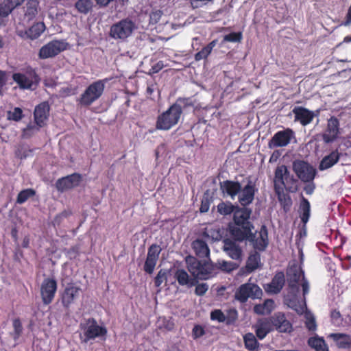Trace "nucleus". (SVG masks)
<instances>
[{"instance_id": "f257e3e1", "label": "nucleus", "mask_w": 351, "mask_h": 351, "mask_svg": "<svg viewBox=\"0 0 351 351\" xmlns=\"http://www.w3.org/2000/svg\"><path fill=\"white\" fill-rule=\"evenodd\" d=\"M289 292L285 298L289 307L298 313H302L305 308V295L308 293V282L304 279V272L295 263L290 265L287 271Z\"/></svg>"}, {"instance_id": "f03ea898", "label": "nucleus", "mask_w": 351, "mask_h": 351, "mask_svg": "<svg viewBox=\"0 0 351 351\" xmlns=\"http://www.w3.org/2000/svg\"><path fill=\"white\" fill-rule=\"evenodd\" d=\"M189 105H191L189 99H178L175 104L158 117L156 128L169 130L177 125L182 113V108Z\"/></svg>"}, {"instance_id": "7ed1b4c3", "label": "nucleus", "mask_w": 351, "mask_h": 351, "mask_svg": "<svg viewBox=\"0 0 351 351\" xmlns=\"http://www.w3.org/2000/svg\"><path fill=\"white\" fill-rule=\"evenodd\" d=\"M274 184L275 192L280 200L285 195V189L290 193H295L298 188V180L290 173L285 165L277 167L275 171Z\"/></svg>"}, {"instance_id": "20e7f679", "label": "nucleus", "mask_w": 351, "mask_h": 351, "mask_svg": "<svg viewBox=\"0 0 351 351\" xmlns=\"http://www.w3.org/2000/svg\"><path fill=\"white\" fill-rule=\"evenodd\" d=\"M106 333V328L99 326L95 319H88L80 323L79 335L82 343H86L96 338H104Z\"/></svg>"}, {"instance_id": "39448f33", "label": "nucleus", "mask_w": 351, "mask_h": 351, "mask_svg": "<svg viewBox=\"0 0 351 351\" xmlns=\"http://www.w3.org/2000/svg\"><path fill=\"white\" fill-rule=\"evenodd\" d=\"M137 29L136 23L130 19H122L113 24L110 29V36L114 40L125 41Z\"/></svg>"}, {"instance_id": "423d86ee", "label": "nucleus", "mask_w": 351, "mask_h": 351, "mask_svg": "<svg viewBox=\"0 0 351 351\" xmlns=\"http://www.w3.org/2000/svg\"><path fill=\"white\" fill-rule=\"evenodd\" d=\"M186 263L188 270L195 278L207 280L212 278L215 274L213 265L208 263L202 264L193 256H187Z\"/></svg>"}, {"instance_id": "0eeeda50", "label": "nucleus", "mask_w": 351, "mask_h": 351, "mask_svg": "<svg viewBox=\"0 0 351 351\" xmlns=\"http://www.w3.org/2000/svg\"><path fill=\"white\" fill-rule=\"evenodd\" d=\"M107 80H97L90 84L78 99L82 106H88L97 100L103 94Z\"/></svg>"}, {"instance_id": "6e6552de", "label": "nucleus", "mask_w": 351, "mask_h": 351, "mask_svg": "<svg viewBox=\"0 0 351 351\" xmlns=\"http://www.w3.org/2000/svg\"><path fill=\"white\" fill-rule=\"evenodd\" d=\"M12 78L21 89H34L39 82L38 76L32 68L14 73Z\"/></svg>"}, {"instance_id": "1a4fd4ad", "label": "nucleus", "mask_w": 351, "mask_h": 351, "mask_svg": "<svg viewBox=\"0 0 351 351\" xmlns=\"http://www.w3.org/2000/svg\"><path fill=\"white\" fill-rule=\"evenodd\" d=\"M67 47L68 43L64 40H53L40 48L38 56L40 59L53 58L66 50Z\"/></svg>"}, {"instance_id": "9d476101", "label": "nucleus", "mask_w": 351, "mask_h": 351, "mask_svg": "<svg viewBox=\"0 0 351 351\" xmlns=\"http://www.w3.org/2000/svg\"><path fill=\"white\" fill-rule=\"evenodd\" d=\"M293 170L298 178L304 182L313 181L316 175L315 169L308 162L302 160L293 162Z\"/></svg>"}, {"instance_id": "9b49d317", "label": "nucleus", "mask_w": 351, "mask_h": 351, "mask_svg": "<svg viewBox=\"0 0 351 351\" xmlns=\"http://www.w3.org/2000/svg\"><path fill=\"white\" fill-rule=\"evenodd\" d=\"M295 137L294 132L289 128L276 132L268 143L270 149L285 147Z\"/></svg>"}, {"instance_id": "f8f14e48", "label": "nucleus", "mask_w": 351, "mask_h": 351, "mask_svg": "<svg viewBox=\"0 0 351 351\" xmlns=\"http://www.w3.org/2000/svg\"><path fill=\"white\" fill-rule=\"evenodd\" d=\"M262 295V290L255 284L245 283L242 285L236 292V298L243 302L249 298H258Z\"/></svg>"}, {"instance_id": "ddd939ff", "label": "nucleus", "mask_w": 351, "mask_h": 351, "mask_svg": "<svg viewBox=\"0 0 351 351\" xmlns=\"http://www.w3.org/2000/svg\"><path fill=\"white\" fill-rule=\"evenodd\" d=\"M57 290V283L53 279L46 278L43 280L40 287V294L43 302L45 304H50Z\"/></svg>"}, {"instance_id": "4468645a", "label": "nucleus", "mask_w": 351, "mask_h": 351, "mask_svg": "<svg viewBox=\"0 0 351 351\" xmlns=\"http://www.w3.org/2000/svg\"><path fill=\"white\" fill-rule=\"evenodd\" d=\"M82 290L79 287L73 285H69L65 288L62 297V304L64 306L69 307L80 298Z\"/></svg>"}, {"instance_id": "2eb2a0df", "label": "nucleus", "mask_w": 351, "mask_h": 351, "mask_svg": "<svg viewBox=\"0 0 351 351\" xmlns=\"http://www.w3.org/2000/svg\"><path fill=\"white\" fill-rule=\"evenodd\" d=\"M272 327L280 332H290L292 330V325L285 317V314L276 313L270 318Z\"/></svg>"}, {"instance_id": "dca6fc26", "label": "nucleus", "mask_w": 351, "mask_h": 351, "mask_svg": "<svg viewBox=\"0 0 351 351\" xmlns=\"http://www.w3.org/2000/svg\"><path fill=\"white\" fill-rule=\"evenodd\" d=\"M161 249L157 245H152L147 253V256L144 265L145 271L148 274H152L155 268Z\"/></svg>"}, {"instance_id": "f3484780", "label": "nucleus", "mask_w": 351, "mask_h": 351, "mask_svg": "<svg viewBox=\"0 0 351 351\" xmlns=\"http://www.w3.org/2000/svg\"><path fill=\"white\" fill-rule=\"evenodd\" d=\"M252 229L250 227L245 228V227L234 224L230 226V232L237 241H243L245 239L252 241L254 238V234L252 232Z\"/></svg>"}, {"instance_id": "a211bd4d", "label": "nucleus", "mask_w": 351, "mask_h": 351, "mask_svg": "<svg viewBox=\"0 0 351 351\" xmlns=\"http://www.w3.org/2000/svg\"><path fill=\"white\" fill-rule=\"evenodd\" d=\"M255 184L252 181H248L247 184L241 188L239 193V201L243 206H246L252 202L255 193Z\"/></svg>"}, {"instance_id": "6ab92c4d", "label": "nucleus", "mask_w": 351, "mask_h": 351, "mask_svg": "<svg viewBox=\"0 0 351 351\" xmlns=\"http://www.w3.org/2000/svg\"><path fill=\"white\" fill-rule=\"evenodd\" d=\"M339 121L337 118L331 117L328 121V125L323 134V139L326 143L335 141L339 134Z\"/></svg>"}, {"instance_id": "aec40b11", "label": "nucleus", "mask_w": 351, "mask_h": 351, "mask_svg": "<svg viewBox=\"0 0 351 351\" xmlns=\"http://www.w3.org/2000/svg\"><path fill=\"white\" fill-rule=\"evenodd\" d=\"M250 215L251 210L246 208L237 209L234 213V225L241 226L245 228L248 227L254 228L249 221Z\"/></svg>"}, {"instance_id": "412c9836", "label": "nucleus", "mask_w": 351, "mask_h": 351, "mask_svg": "<svg viewBox=\"0 0 351 351\" xmlns=\"http://www.w3.org/2000/svg\"><path fill=\"white\" fill-rule=\"evenodd\" d=\"M285 275L282 272L277 273L271 282L264 285L266 292L271 294L279 293L285 285Z\"/></svg>"}, {"instance_id": "4be33fe9", "label": "nucleus", "mask_w": 351, "mask_h": 351, "mask_svg": "<svg viewBox=\"0 0 351 351\" xmlns=\"http://www.w3.org/2000/svg\"><path fill=\"white\" fill-rule=\"evenodd\" d=\"M292 112L295 116V121H299L303 125L310 123L314 117V114L312 111L303 107H295Z\"/></svg>"}, {"instance_id": "5701e85b", "label": "nucleus", "mask_w": 351, "mask_h": 351, "mask_svg": "<svg viewBox=\"0 0 351 351\" xmlns=\"http://www.w3.org/2000/svg\"><path fill=\"white\" fill-rule=\"evenodd\" d=\"M80 179V176L77 173L68 176L62 179H59L56 183V187L59 191H64L77 186L79 184Z\"/></svg>"}, {"instance_id": "b1692460", "label": "nucleus", "mask_w": 351, "mask_h": 351, "mask_svg": "<svg viewBox=\"0 0 351 351\" xmlns=\"http://www.w3.org/2000/svg\"><path fill=\"white\" fill-rule=\"evenodd\" d=\"M49 107L47 103H42L37 106L34 110V120L38 126L45 125L48 117Z\"/></svg>"}, {"instance_id": "393cba45", "label": "nucleus", "mask_w": 351, "mask_h": 351, "mask_svg": "<svg viewBox=\"0 0 351 351\" xmlns=\"http://www.w3.org/2000/svg\"><path fill=\"white\" fill-rule=\"evenodd\" d=\"M256 334L260 339H264L273 329L270 319H259L254 326Z\"/></svg>"}, {"instance_id": "a878e982", "label": "nucleus", "mask_w": 351, "mask_h": 351, "mask_svg": "<svg viewBox=\"0 0 351 351\" xmlns=\"http://www.w3.org/2000/svg\"><path fill=\"white\" fill-rule=\"evenodd\" d=\"M45 25L43 23H36L34 24L31 27L26 30L24 34L21 32L19 35L23 38H27L31 40L38 38L41 34L45 31Z\"/></svg>"}, {"instance_id": "bb28decb", "label": "nucleus", "mask_w": 351, "mask_h": 351, "mask_svg": "<svg viewBox=\"0 0 351 351\" xmlns=\"http://www.w3.org/2000/svg\"><path fill=\"white\" fill-rule=\"evenodd\" d=\"M223 250L232 259L239 260L241 257V249L235 242L232 241H224Z\"/></svg>"}, {"instance_id": "cd10ccee", "label": "nucleus", "mask_w": 351, "mask_h": 351, "mask_svg": "<svg viewBox=\"0 0 351 351\" xmlns=\"http://www.w3.org/2000/svg\"><path fill=\"white\" fill-rule=\"evenodd\" d=\"M220 187L223 193L234 198L241 190V185L239 183L232 181H224L221 182Z\"/></svg>"}, {"instance_id": "c85d7f7f", "label": "nucleus", "mask_w": 351, "mask_h": 351, "mask_svg": "<svg viewBox=\"0 0 351 351\" xmlns=\"http://www.w3.org/2000/svg\"><path fill=\"white\" fill-rule=\"evenodd\" d=\"M253 245L254 248L258 250H263L267 245V232L265 226H263L256 237L254 234Z\"/></svg>"}, {"instance_id": "c756f323", "label": "nucleus", "mask_w": 351, "mask_h": 351, "mask_svg": "<svg viewBox=\"0 0 351 351\" xmlns=\"http://www.w3.org/2000/svg\"><path fill=\"white\" fill-rule=\"evenodd\" d=\"M340 155L337 151L332 152L322 160L319 169L321 171H324L332 167L339 161Z\"/></svg>"}, {"instance_id": "7c9ffc66", "label": "nucleus", "mask_w": 351, "mask_h": 351, "mask_svg": "<svg viewBox=\"0 0 351 351\" xmlns=\"http://www.w3.org/2000/svg\"><path fill=\"white\" fill-rule=\"evenodd\" d=\"M175 278L181 286L191 287L195 285V280L189 276L188 273L183 269H178L175 273Z\"/></svg>"}, {"instance_id": "2f4dec72", "label": "nucleus", "mask_w": 351, "mask_h": 351, "mask_svg": "<svg viewBox=\"0 0 351 351\" xmlns=\"http://www.w3.org/2000/svg\"><path fill=\"white\" fill-rule=\"evenodd\" d=\"M328 337L332 339L340 348H348L351 343L350 337L343 333H331L328 335Z\"/></svg>"}, {"instance_id": "473e14b6", "label": "nucleus", "mask_w": 351, "mask_h": 351, "mask_svg": "<svg viewBox=\"0 0 351 351\" xmlns=\"http://www.w3.org/2000/svg\"><path fill=\"white\" fill-rule=\"evenodd\" d=\"M192 245L197 256L202 258L208 256L210 250L207 244L204 241L197 239L193 242Z\"/></svg>"}, {"instance_id": "72a5a7b5", "label": "nucleus", "mask_w": 351, "mask_h": 351, "mask_svg": "<svg viewBox=\"0 0 351 351\" xmlns=\"http://www.w3.org/2000/svg\"><path fill=\"white\" fill-rule=\"evenodd\" d=\"M274 308V302L272 300H266L263 304H256L254 311L258 315L269 314Z\"/></svg>"}, {"instance_id": "f704fd0d", "label": "nucleus", "mask_w": 351, "mask_h": 351, "mask_svg": "<svg viewBox=\"0 0 351 351\" xmlns=\"http://www.w3.org/2000/svg\"><path fill=\"white\" fill-rule=\"evenodd\" d=\"M261 263L260 254L255 252L252 253L247 261L246 269L248 273H250L257 269Z\"/></svg>"}, {"instance_id": "c9c22d12", "label": "nucleus", "mask_w": 351, "mask_h": 351, "mask_svg": "<svg viewBox=\"0 0 351 351\" xmlns=\"http://www.w3.org/2000/svg\"><path fill=\"white\" fill-rule=\"evenodd\" d=\"M243 341L246 349L250 351L258 350L259 343L252 333L249 332L245 334L243 336Z\"/></svg>"}, {"instance_id": "e433bc0d", "label": "nucleus", "mask_w": 351, "mask_h": 351, "mask_svg": "<svg viewBox=\"0 0 351 351\" xmlns=\"http://www.w3.org/2000/svg\"><path fill=\"white\" fill-rule=\"evenodd\" d=\"M217 43V40H213L207 46L204 47L200 51L197 53L195 56V60L199 61L206 58L211 53L213 49L216 46Z\"/></svg>"}, {"instance_id": "4c0bfd02", "label": "nucleus", "mask_w": 351, "mask_h": 351, "mask_svg": "<svg viewBox=\"0 0 351 351\" xmlns=\"http://www.w3.org/2000/svg\"><path fill=\"white\" fill-rule=\"evenodd\" d=\"M308 345L317 351H328V347L322 338H310L308 339Z\"/></svg>"}, {"instance_id": "58836bf2", "label": "nucleus", "mask_w": 351, "mask_h": 351, "mask_svg": "<svg viewBox=\"0 0 351 351\" xmlns=\"http://www.w3.org/2000/svg\"><path fill=\"white\" fill-rule=\"evenodd\" d=\"M92 0H78L75 3L76 9L81 13L87 14L93 8Z\"/></svg>"}, {"instance_id": "ea45409f", "label": "nucleus", "mask_w": 351, "mask_h": 351, "mask_svg": "<svg viewBox=\"0 0 351 351\" xmlns=\"http://www.w3.org/2000/svg\"><path fill=\"white\" fill-rule=\"evenodd\" d=\"M38 1L37 0H29L27 3V10L25 15L32 19L36 16L38 13Z\"/></svg>"}, {"instance_id": "a19ab883", "label": "nucleus", "mask_w": 351, "mask_h": 351, "mask_svg": "<svg viewBox=\"0 0 351 351\" xmlns=\"http://www.w3.org/2000/svg\"><path fill=\"white\" fill-rule=\"evenodd\" d=\"M302 215L301 220L304 223H306L310 217V203L309 202L303 198L301 203Z\"/></svg>"}, {"instance_id": "79ce46f5", "label": "nucleus", "mask_w": 351, "mask_h": 351, "mask_svg": "<svg viewBox=\"0 0 351 351\" xmlns=\"http://www.w3.org/2000/svg\"><path fill=\"white\" fill-rule=\"evenodd\" d=\"M35 195L34 190L32 189H27L21 191L18 196L16 202L19 204H23L25 202H26L29 197L34 196Z\"/></svg>"}, {"instance_id": "37998d69", "label": "nucleus", "mask_w": 351, "mask_h": 351, "mask_svg": "<svg viewBox=\"0 0 351 351\" xmlns=\"http://www.w3.org/2000/svg\"><path fill=\"white\" fill-rule=\"evenodd\" d=\"M25 0H3L1 5L10 13L14 9L23 3Z\"/></svg>"}, {"instance_id": "c03bdc74", "label": "nucleus", "mask_w": 351, "mask_h": 351, "mask_svg": "<svg viewBox=\"0 0 351 351\" xmlns=\"http://www.w3.org/2000/svg\"><path fill=\"white\" fill-rule=\"evenodd\" d=\"M217 210L219 213L223 215H227L232 212L234 213V206L228 202H221L218 204L217 206Z\"/></svg>"}, {"instance_id": "a18cd8bd", "label": "nucleus", "mask_w": 351, "mask_h": 351, "mask_svg": "<svg viewBox=\"0 0 351 351\" xmlns=\"http://www.w3.org/2000/svg\"><path fill=\"white\" fill-rule=\"evenodd\" d=\"M304 313L306 318V326L309 330H315L316 328V324L313 316L306 311V306H305L304 311L302 313Z\"/></svg>"}, {"instance_id": "49530a36", "label": "nucleus", "mask_w": 351, "mask_h": 351, "mask_svg": "<svg viewBox=\"0 0 351 351\" xmlns=\"http://www.w3.org/2000/svg\"><path fill=\"white\" fill-rule=\"evenodd\" d=\"M23 117V111L20 108H14L8 112V119L15 121H20Z\"/></svg>"}, {"instance_id": "de8ad7c7", "label": "nucleus", "mask_w": 351, "mask_h": 351, "mask_svg": "<svg viewBox=\"0 0 351 351\" xmlns=\"http://www.w3.org/2000/svg\"><path fill=\"white\" fill-rule=\"evenodd\" d=\"M40 127L38 126V125L36 124H29L25 129L23 130V136L24 138H29L33 134L36 133Z\"/></svg>"}, {"instance_id": "09e8293b", "label": "nucleus", "mask_w": 351, "mask_h": 351, "mask_svg": "<svg viewBox=\"0 0 351 351\" xmlns=\"http://www.w3.org/2000/svg\"><path fill=\"white\" fill-rule=\"evenodd\" d=\"M13 328H14V331L12 335L13 336L14 339L16 341L19 339V337L21 335L22 330H23V327H22L21 323L19 319H15L13 321Z\"/></svg>"}, {"instance_id": "8fccbe9b", "label": "nucleus", "mask_w": 351, "mask_h": 351, "mask_svg": "<svg viewBox=\"0 0 351 351\" xmlns=\"http://www.w3.org/2000/svg\"><path fill=\"white\" fill-rule=\"evenodd\" d=\"M242 39V34L241 32H232L223 36V42L238 43Z\"/></svg>"}, {"instance_id": "3c124183", "label": "nucleus", "mask_w": 351, "mask_h": 351, "mask_svg": "<svg viewBox=\"0 0 351 351\" xmlns=\"http://www.w3.org/2000/svg\"><path fill=\"white\" fill-rule=\"evenodd\" d=\"M218 265H219V268L221 270L226 271L228 272L234 270L237 267V265L235 263H234L232 262L225 261H219Z\"/></svg>"}, {"instance_id": "603ef678", "label": "nucleus", "mask_w": 351, "mask_h": 351, "mask_svg": "<svg viewBox=\"0 0 351 351\" xmlns=\"http://www.w3.org/2000/svg\"><path fill=\"white\" fill-rule=\"evenodd\" d=\"M210 317L213 320H217L219 322H223L226 321V315L219 309L214 310L210 313Z\"/></svg>"}, {"instance_id": "864d4df0", "label": "nucleus", "mask_w": 351, "mask_h": 351, "mask_svg": "<svg viewBox=\"0 0 351 351\" xmlns=\"http://www.w3.org/2000/svg\"><path fill=\"white\" fill-rule=\"evenodd\" d=\"M10 14V12L0 4V27L6 24Z\"/></svg>"}, {"instance_id": "5fc2aeb1", "label": "nucleus", "mask_w": 351, "mask_h": 351, "mask_svg": "<svg viewBox=\"0 0 351 351\" xmlns=\"http://www.w3.org/2000/svg\"><path fill=\"white\" fill-rule=\"evenodd\" d=\"M208 289V285L206 283H200L196 285L195 293L197 295L201 296L206 293Z\"/></svg>"}, {"instance_id": "6e6d98bb", "label": "nucleus", "mask_w": 351, "mask_h": 351, "mask_svg": "<svg viewBox=\"0 0 351 351\" xmlns=\"http://www.w3.org/2000/svg\"><path fill=\"white\" fill-rule=\"evenodd\" d=\"M162 15V12L159 10H153L151 14H150V16H149V18H150V23H152V24H156L157 23L160 19L161 18Z\"/></svg>"}, {"instance_id": "4d7b16f0", "label": "nucleus", "mask_w": 351, "mask_h": 351, "mask_svg": "<svg viewBox=\"0 0 351 351\" xmlns=\"http://www.w3.org/2000/svg\"><path fill=\"white\" fill-rule=\"evenodd\" d=\"M214 0H190L193 8H199L213 2Z\"/></svg>"}, {"instance_id": "13d9d810", "label": "nucleus", "mask_w": 351, "mask_h": 351, "mask_svg": "<svg viewBox=\"0 0 351 351\" xmlns=\"http://www.w3.org/2000/svg\"><path fill=\"white\" fill-rule=\"evenodd\" d=\"M166 280V274L162 271H160L157 276L155 278V285L156 287H160L164 281Z\"/></svg>"}, {"instance_id": "bf43d9fd", "label": "nucleus", "mask_w": 351, "mask_h": 351, "mask_svg": "<svg viewBox=\"0 0 351 351\" xmlns=\"http://www.w3.org/2000/svg\"><path fill=\"white\" fill-rule=\"evenodd\" d=\"M204 335V329L199 325L195 326L193 329V337L195 339L201 337Z\"/></svg>"}, {"instance_id": "052dcab7", "label": "nucleus", "mask_w": 351, "mask_h": 351, "mask_svg": "<svg viewBox=\"0 0 351 351\" xmlns=\"http://www.w3.org/2000/svg\"><path fill=\"white\" fill-rule=\"evenodd\" d=\"M226 316L228 322H232L237 318V311L234 308H231L228 311Z\"/></svg>"}, {"instance_id": "680f3d73", "label": "nucleus", "mask_w": 351, "mask_h": 351, "mask_svg": "<svg viewBox=\"0 0 351 351\" xmlns=\"http://www.w3.org/2000/svg\"><path fill=\"white\" fill-rule=\"evenodd\" d=\"M6 83V74L5 72L0 71V95L2 93V88Z\"/></svg>"}, {"instance_id": "e2e57ef3", "label": "nucleus", "mask_w": 351, "mask_h": 351, "mask_svg": "<svg viewBox=\"0 0 351 351\" xmlns=\"http://www.w3.org/2000/svg\"><path fill=\"white\" fill-rule=\"evenodd\" d=\"M164 66V64L162 62H158L155 65L152 66V71L153 73H158L159 71H160Z\"/></svg>"}, {"instance_id": "0e129e2a", "label": "nucleus", "mask_w": 351, "mask_h": 351, "mask_svg": "<svg viewBox=\"0 0 351 351\" xmlns=\"http://www.w3.org/2000/svg\"><path fill=\"white\" fill-rule=\"evenodd\" d=\"M209 209V204L208 203L206 202H205L204 201H202V205H201V207H200V211L202 213H205V212H207Z\"/></svg>"}, {"instance_id": "69168bd1", "label": "nucleus", "mask_w": 351, "mask_h": 351, "mask_svg": "<svg viewBox=\"0 0 351 351\" xmlns=\"http://www.w3.org/2000/svg\"><path fill=\"white\" fill-rule=\"evenodd\" d=\"M23 149H24V150H25V152H26V151H27V148H26V147H22V148H21V150H19V151H18V152H17V155H18L19 156H20L21 158H26V157L29 156V154H31V152H32L30 150H29L27 153H24V154H22L21 153V152Z\"/></svg>"}, {"instance_id": "338daca9", "label": "nucleus", "mask_w": 351, "mask_h": 351, "mask_svg": "<svg viewBox=\"0 0 351 351\" xmlns=\"http://www.w3.org/2000/svg\"><path fill=\"white\" fill-rule=\"evenodd\" d=\"M350 24H351V5L350 6V8L348 9L347 16H346V21L344 23L345 25H349Z\"/></svg>"}, {"instance_id": "774afa93", "label": "nucleus", "mask_w": 351, "mask_h": 351, "mask_svg": "<svg viewBox=\"0 0 351 351\" xmlns=\"http://www.w3.org/2000/svg\"><path fill=\"white\" fill-rule=\"evenodd\" d=\"M314 186L312 184L307 185L304 187V191L307 194H311L314 191Z\"/></svg>"}]
</instances>
